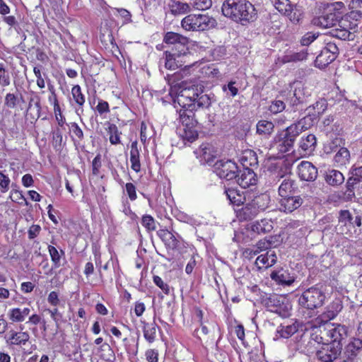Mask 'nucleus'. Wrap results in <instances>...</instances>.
<instances>
[{
  "label": "nucleus",
  "mask_w": 362,
  "mask_h": 362,
  "mask_svg": "<svg viewBox=\"0 0 362 362\" xmlns=\"http://www.w3.org/2000/svg\"><path fill=\"white\" fill-rule=\"evenodd\" d=\"M225 193L230 204L242 206L236 210L237 217L240 221L254 218L269 207L271 201L270 196L266 193L257 194L250 191L240 192L234 188L226 189Z\"/></svg>",
  "instance_id": "obj_1"
},
{
  "label": "nucleus",
  "mask_w": 362,
  "mask_h": 362,
  "mask_svg": "<svg viewBox=\"0 0 362 362\" xmlns=\"http://www.w3.org/2000/svg\"><path fill=\"white\" fill-rule=\"evenodd\" d=\"M221 10L226 17L242 25L253 22L257 16L255 6L247 0H225Z\"/></svg>",
  "instance_id": "obj_2"
},
{
  "label": "nucleus",
  "mask_w": 362,
  "mask_h": 362,
  "mask_svg": "<svg viewBox=\"0 0 362 362\" xmlns=\"http://www.w3.org/2000/svg\"><path fill=\"white\" fill-rule=\"evenodd\" d=\"M325 286L317 284L305 289L298 298L299 305L308 310L321 307L326 298Z\"/></svg>",
  "instance_id": "obj_3"
},
{
  "label": "nucleus",
  "mask_w": 362,
  "mask_h": 362,
  "mask_svg": "<svg viewBox=\"0 0 362 362\" xmlns=\"http://www.w3.org/2000/svg\"><path fill=\"white\" fill-rule=\"evenodd\" d=\"M354 12L341 16L338 19V28L332 30L331 34L333 37L341 40H354L355 33L357 30L358 21L354 18Z\"/></svg>",
  "instance_id": "obj_4"
},
{
  "label": "nucleus",
  "mask_w": 362,
  "mask_h": 362,
  "mask_svg": "<svg viewBox=\"0 0 362 362\" xmlns=\"http://www.w3.org/2000/svg\"><path fill=\"white\" fill-rule=\"evenodd\" d=\"M181 25L187 31H204L214 28L216 21L208 15L189 14L182 20Z\"/></svg>",
  "instance_id": "obj_5"
},
{
  "label": "nucleus",
  "mask_w": 362,
  "mask_h": 362,
  "mask_svg": "<svg viewBox=\"0 0 362 362\" xmlns=\"http://www.w3.org/2000/svg\"><path fill=\"white\" fill-rule=\"evenodd\" d=\"M198 97V87L191 86L182 89L176 98V101L181 109L195 110V101Z\"/></svg>",
  "instance_id": "obj_6"
},
{
  "label": "nucleus",
  "mask_w": 362,
  "mask_h": 362,
  "mask_svg": "<svg viewBox=\"0 0 362 362\" xmlns=\"http://www.w3.org/2000/svg\"><path fill=\"white\" fill-rule=\"evenodd\" d=\"M214 172L220 178L231 180L238 177V168L231 160H217L214 165Z\"/></svg>",
  "instance_id": "obj_7"
},
{
  "label": "nucleus",
  "mask_w": 362,
  "mask_h": 362,
  "mask_svg": "<svg viewBox=\"0 0 362 362\" xmlns=\"http://www.w3.org/2000/svg\"><path fill=\"white\" fill-rule=\"evenodd\" d=\"M337 218L338 223L335 226L336 232L338 234L353 237V216L349 210H340Z\"/></svg>",
  "instance_id": "obj_8"
},
{
  "label": "nucleus",
  "mask_w": 362,
  "mask_h": 362,
  "mask_svg": "<svg viewBox=\"0 0 362 362\" xmlns=\"http://www.w3.org/2000/svg\"><path fill=\"white\" fill-rule=\"evenodd\" d=\"M341 352V346L335 345L334 343H327L322 346L317 351L316 358L321 362H333L339 356Z\"/></svg>",
  "instance_id": "obj_9"
},
{
  "label": "nucleus",
  "mask_w": 362,
  "mask_h": 362,
  "mask_svg": "<svg viewBox=\"0 0 362 362\" xmlns=\"http://www.w3.org/2000/svg\"><path fill=\"white\" fill-rule=\"evenodd\" d=\"M303 203V199L300 196L287 195L279 199V210L285 213H291L298 209Z\"/></svg>",
  "instance_id": "obj_10"
},
{
  "label": "nucleus",
  "mask_w": 362,
  "mask_h": 362,
  "mask_svg": "<svg viewBox=\"0 0 362 362\" xmlns=\"http://www.w3.org/2000/svg\"><path fill=\"white\" fill-rule=\"evenodd\" d=\"M299 177L305 181H314L317 177V169L309 161H302L298 166Z\"/></svg>",
  "instance_id": "obj_11"
},
{
  "label": "nucleus",
  "mask_w": 362,
  "mask_h": 362,
  "mask_svg": "<svg viewBox=\"0 0 362 362\" xmlns=\"http://www.w3.org/2000/svg\"><path fill=\"white\" fill-rule=\"evenodd\" d=\"M270 277L278 284L284 286H291L296 279L293 273H291L288 269L284 268L273 271L270 274Z\"/></svg>",
  "instance_id": "obj_12"
},
{
  "label": "nucleus",
  "mask_w": 362,
  "mask_h": 362,
  "mask_svg": "<svg viewBox=\"0 0 362 362\" xmlns=\"http://www.w3.org/2000/svg\"><path fill=\"white\" fill-rule=\"evenodd\" d=\"M235 178L238 184L243 188H247L257 184V178L255 172L249 168H244Z\"/></svg>",
  "instance_id": "obj_13"
},
{
  "label": "nucleus",
  "mask_w": 362,
  "mask_h": 362,
  "mask_svg": "<svg viewBox=\"0 0 362 362\" xmlns=\"http://www.w3.org/2000/svg\"><path fill=\"white\" fill-rule=\"evenodd\" d=\"M338 21L337 14L326 11L322 16L314 18L312 23L321 28H328L336 25Z\"/></svg>",
  "instance_id": "obj_14"
},
{
  "label": "nucleus",
  "mask_w": 362,
  "mask_h": 362,
  "mask_svg": "<svg viewBox=\"0 0 362 362\" xmlns=\"http://www.w3.org/2000/svg\"><path fill=\"white\" fill-rule=\"evenodd\" d=\"M327 336L330 337L331 342L334 343L335 345L340 344V341L347 334V329L345 326L338 325L337 327H331L326 329Z\"/></svg>",
  "instance_id": "obj_15"
},
{
  "label": "nucleus",
  "mask_w": 362,
  "mask_h": 362,
  "mask_svg": "<svg viewBox=\"0 0 362 362\" xmlns=\"http://www.w3.org/2000/svg\"><path fill=\"white\" fill-rule=\"evenodd\" d=\"M277 261V257L274 251L269 250L266 254L257 257L255 261L256 266L261 269L262 267L268 268L273 266Z\"/></svg>",
  "instance_id": "obj_16"
},
{
  "label": "nucleus",
  "mask_w": 362,
  "mask_h": 362,
  "mask_svg": "<svg viewBox=\"0 0 362 362\" xmlns=\"http://www.w3.org/2000/svg\"><path fill=\"white\" fill-rule=\"evenodd\" d=\"M283 299L282 297L273 294L264 300V305L269 311L281 315L283 310Z\"/></svg>",
  "instance_id": "obj_17"
},
{
  "label": "nucleus",
  "mask_w": 362,
  "mask_h": 362,
  "mask_svg": "<svg viewBox=\"0 0 362 362\" xmlns=\"http://www.w3.org/2000/svg\"><path fill=\"white\" fill-rule=\"evenodd\" d=\"M362 350V339L353 338L345 347L344 354L349 359L356 357Z\"/></svg>",
  "instance_id": "obj_18"
},
{
  "label": "nucleus",
  "mask_w": 362,
  "mask_h": 362,
  "mask_svg": "<svg viewBox=\"0 0 362 362\" xmlns=\"http://www.w3.org/2000/svg\"><path fill=\"white\" fill-rule=\"evenodd\" d=\"M305 118L300 119L297 123L292 124L288 127L283 132L286 136L289 139H293L295 141L296 137L307 127H305Z\"/></svg>",
  "instance_id": "obj_19"
},
{
  "label": "nucleus",
  "mask_w": 362,
  "mask_h": 362,
  "mask_svg": "<svg viewBox=\"0 0 362 362\" xmlns=\"http://www.w3.org/2000/svg\"><path fill=\"white\" fill-rule=\"evenodd\" d=\"M325 181L332 186H338L344 182L343 174L337 170H329L325 174Z\"/></svg>",
  "instance_id": "obj_20"
},
{
  "label": "nucleus",
  "mask_w": 362,
  "mask_h": 362,
  "mask_svg": "<svg viewBox=\"0 0 362 362\" xmlns=\"http://www.w3.org/2000/svg\"><path fill=\"white\" fill-rule=\"evenodd\" d=\"M316 144L317 139L315 136L314 134H308L306 136H302L299 143V147L305 153H310L315 150Z\"/></svg>",
  "instance_id": "obj_21"
},
{
  "label": "nucleus",
  "mask_w": 362,
  "mask_h": 362,
  "mask_svg": "<svg viewBox=\"0 0 362 362\" xmlns=\"http://www.w3.org/2000/svg\"><path fill=\"white\" fill-rule=\"evenodd\" d=\"M194 110L180 109L179 110L180 121L185 127H194L197 121L194 119Z\"/></svg>",
  "instance_id": "obj_22"
},
{
  "label": "nucleus",
  "mask_w": 362,
  "mask_h": 362,
  "mask_svg": "<svg viewBox=\"0 0 362 362\" xmlns=\"http://www.w3.org/2000/svg\"><path fill=\"white\" fill-rule=\"evenodd\" d=\"M217 153L214 147L209 144H203L200 146V156L207 163L211 164L216 158Z\"/></svg>",
  "instance_id": "obj_23"
},
{
  "label": "nucleus",
  "mask_w": 362,
  "mask_h": 362,
  "mask_svg": "<svg viewBox=\"0 0 362 362\" xmlns=\"http://www.w3.org/2000/svg\"><path fill=\"white\" fill-rule=\"evenodd\" d=\"M30 313V309L29 308H15L9 310L8 317L13 322H20L24 321L25 317H27Z\"/></svg>",
  "instance_id": "obj_24"
},
{
  "label": "nucleus",
  "mask_w": 362,
  "mask_h": 362,
  "mask_svg": "<svg viewBox=\"0 0 362 362\" xmlns=\"http://www.w3.org/2000/svg\"><path fill=\"white\" fill-rule=\"evenodd\" d=\"M350 160V153L346 148L340 147L337 151L334 157V164L338 166H346L349 163Z\"/></svg>",
  "instance_id": "obj_25"
},
{
  "label": "nucleus",
  "mask_w": 362,
  "mask_h": 362,
  "mask_svg": "<svg viewBox=\"0 0 362 362\" xmlns=\"http://www.w3.org/2000/svg\"><path fill=\"white\" fill-rule=\"evenodd\" d=\"M130 163L131 168L133 170H134L136 173L140 171L141 164L139 160V151L137 146V141H134L131 144Z\"/></svg>",
  "instance_id": "obj_26"
},
{
  "label": "nucleus",
  "mask_w": 362,
  "mask_h": 362,
  "mask_svg": "<svg viewBox=\"0 0 362 362\" xmlns=\"http://www.w3.org/2000/svg\"><path fill=\"white\" fill-rule=\"evenodd\" d=\"M189 38L185 37L183 40L180 41L178 43L172 46L171 49L168 50L169 52L177 57L185 56L189 51Z\"/></svg>",
  "instance_id": "obj_27"
},
{
  "label": "nucleus",
  "mask_w": 362,
  "mask_h": 362,
  "mask_svg": "<svg viewBox=\"0 0 362 362\" xmlns=\"http://www.w3.org/2000/svg\"><path fill=\"white\" fill-rule=\"evenodd\" d=\"M165 67L168 69L175 70L182 66V61L180 59L181 57H177L168 50L164 52Z\"/></svg>",
  "instance_id": "obj_28"
},
{
  "label": "nucleus",
  "mask_w": 362,
  "mask_h": 362,
  "mask_svg": "<svg viewBox=\"0 0 362 362\" xmlns=\"http://www.w3.org/2000/svg\"><path fill=\"white\" fill-rule=\"evenodd\" d=\"M172 13L174 15H181L189 12L192 7L189 2H182L180 1H173L170 4Z\"/></svg>",
  "instance_id": "obj_29"
},
{
  "label": "nucleus",
  "mask_w": 362,
  "mask_h": 362,
  "mask_svg": "<svg viewBox=\"0 0 362 362\" xmlns=\"http://www.w3.org/2000/svg\"><path fill=\"white\" fill-rule=\"evenodd\" d=\"M335 58L334 55H331L327 50L322 49L320 53L317 56L315 64L317 67L323 69L332 63Z\"/></svg>",
  "instance_id": "obj_30"
},
{
  "label": "nucleus",
  "mask_w": 362,
  "mask_h": 362,
  "mask_svg": "<svg viewBox=\"0 0 362 362\" xmlns=\"http://www.w3.org/2000/svg\"><path fill=\"white\" fill-rule=\"evenodd\" d=\"M30 335L27 332H11L9 342L12 345H25L29 340Z\"/></svg>",
  "instance_id": "obj_31"
},
{
  "label": "nucleus",
  "mask_w": 362,
  "mask_h": 362,
  "mask_svg": "<svg viewBox=\"0 0 362 362\" xmlns=\"http://www.w3.org/2000/svg\"><path fill=\"white\" fill-rule=\"evenodd\" d=\"M213 97L210 95L205 94L198 88V97L195 101V111L200 108H208L212 103Z\"/></svg>",
  "instance_id": "obj_32"
},
{
  "label": "nucleus",
  "mask_w": 362,
  "mask_h": 362,
  "mask_svg": "<svg viewBox=\"0 0 362 362\" xmlns=\"http://www.w3.org/2000/svg\"><path fill=\"white\" fill-rule=\"evenodd\" d=\"M273 228L272 222L268 219H262L256 221L252 226V230L259 234H264L270 232Z\"/></svg>",
  "instance_id": "obj_33"
},
{
  "label": "nucleus",
  "mask_w": 362,
  "mask_h": 362,
  "mask_svg": "<svg viewBox=\"0 0 362 362\" xmlns=\"http://www.w3.org/2000/svg\"><path fill=\"white\" fill-rule=\"evenodd\" d=\"M308 52L306 49L299 52H291L285 55L283 58L284 63L302 62L307 59Z\"/></svg>",
  "instance_id": "obj_34"
},
{
  "label": "nucleus",
  "mask_w": 362,
  "mask_h": 362,
  "mask_svg": "<svg viewBox=\"0 0 362 362\" xmlns=\"http://www.w3.org/2000/svg\"><path fill=\"white\" fill-rule=\"evenodd\" d=\"M274 128V125L272 122L262 119L257 122L256 132L259 135L268 136L273 132Z\"/></svg>",
  "instance_id": "obj_35"
},
{
  "label": "nucleus",
  "mask_w": 362,
  "mask_h": 362,
  "mask_svg": "<svg viewBox=\"0 0 362 362\" xmlns=\"http://www.w3.org/2000/svg\"><path fill=\"white\" fill-rule=\"evenodd\" d=\"M295 187V181L288 177H284L279 187V194L281 197L289 195Z\"/></svg>",
  "instance_id": "obj_36"
},
{
  "label": "nucleus",
  "mask_w": 362,
  "mask_h": 362,
  "mask_svg": "<svg viewBox=\"0 0 362 362\" xmlns=\"http://www.w3.org/2000/svg\"><path fill=\"white\" fill-rule=\"evenodd\" d=\"M158 328L156 322L146 323L144 326V336L145 339L149 342L153 343L156 337V330Z\"/></svg>",
  "instance_id": "obj_37"
},
{
  "label": "nucleus",
  "mask_w": 362,
  "mask_h": 362,
  "mask_svg": "<svg viewBox=\"0 0 362 362\" xmlns=\"http://www.w3.org/2000/svg\"><path fill=\"white\" fill-rule=\"evenodd\" d=\"M284 15L287 16L293 23L297 24L303 18V11L299 6L292 5Z\"/></svg>",
  "instance_id": "obj_38"
},
{
  "label": "nucleus",
  "mask_w": 362,
  "mask_h": 362,
  "mask_svg": "<svg viewBox=\"0 0 362 362\" xmlns=\"http://www.w3.org/2000/svg\"><path fill=\"white\" fill-rule=\"evenodd\" d=\"M294 141L293 139H289L283 133L280 134L277 148L281 153H286L289 151L293 147Z\"/></svg>",
  "instance_id": "obj_39"
},
{
  "label": "nucleus",
  "mask_w": 362,
  "mask_h": 362,
  "mask_svg": "<svg viewBox=\"0 0 362 362\" xmlns=\"http://www.w3.org/2000/svg\"><path fill=\"white\" fill-rule=\"evenodd\" d=\"M71 95L76 105L80 107H83L86 100L84 95L82 93L80 86H74V87L71 89Z\"/></svg>",
  "instance_id": "obj_40"
},
{
  "label": "nucleus",
  "mask_w": 362,
  "mask_h": 362,
  "mask_svg": "<svg viewBox=\"0 0 362 362\" xmlns=\"http://www.w3.org/2000/svg\"><path fill=\"white\" fill-rule=\"evenodd\" d=\"M186 37L174 32H168L163 37V42L170 45H174L180 41L183 40Z\"/></svg>",
  "instance_id": "obj_41"
},
{
  "label": "nucleus",
  "mask_w": 362,
  "mask_h": 362,
  "mask_svg": "<svg viewBox=\"0 0 362 362\" xmlns=\"http://www.w3.org/2000/svg\"><path fill=\"white\" fill-rule=\"evenodd\" d=\"M189 2L192 8L199 11L207 10L212 6L211 0H190Z\"/></svg>",
  "instance_id": "obj_42"
},
{
  "label": "nucleus",
  "mask_w": 362,
  "mask_h": 362,
  "mask_svg": "<svg viewBox=\"0 0 362 362\" xmlns=\"http://www.w3.org/2000/svg\"><path fill=\"white\" fill-rule=\"evenodd\" d=\"M158 235L163 240L169 242V245H172L173 247H175L177 245V240L173 233L165 229H160L157 232Z\"/></svg>",
  "instance_id": "obj_43"
},
{
  "label": "nucleus",
  "mask_w": 362,
  "mask_h": 362,
  "mask_svg": "<svg viewBox=\"0 0 362 362\" xmlns=\"http://www.w3.org/2000/svg\"><path fill=\"white\" fill-rule=\"evenodd\" d=\"M345 8L344 4L341 1H336L328 4L326 6V11L329 13H335L337 14L338 19L341 18L342 11Z\"/></svg>",
  "instance_id": "obj_44"
},
{
  "label": "nucleus",
  "mask_w": 362,
  "mask_h": 362,
  "mask_svg": "<svg viewBox=\"0 0 362 362\" xmlns=\"http://www.w3.org/2000/svg\"><path fill=\"white\" fill-rule=\"evenodd\" d=\"M48 251L49 253V255L51 257V259L53 262L54 266L56 267H59L60 265V259H61V255H64V252L63 250H60V252L57 250V248L52 245H49L48 247Z\"/></svg>",
  "instance_id": "obj_45"
},
{
  "label": "nucleus",
  "mask_w": 362,
  "mask_h": 362,
  "mask_svg": "<svg viewBox=\"0 0 362 362\" xmlns=\"http://www.w3.org/2000/svg\"><path fill=\"white\" fill-rule=\"evenodd\" d=\"M274 7L282 14L288 11L292 4L289 0H271Z\"/></svg>",
  "instance_id": "obj_46"
},
{
  "label": "nucleus",
  "mask_w": 362,
  "mask_h": 362,
  "mask_svg": "<svg viewBox=\"0 0 362 362\" xmlns=\"http://www.w3.org/2000/svg\"><path fill=\"white\" fill-rule=\"evenodd\" d=\"M11 83V78L8 72L6 70L3 63H0V86L6 87Z\"/></svg>",
  "instance_id": "obj_47"
},
{
  "label": "nucleus",
  "mask_w": 362,
  "mask_h": 362,
  "mask_svg": "<svg viewBox=\"0 0 362 362\" xmlns=\"http://www.w3.org/2000/svg\"><path fill=\"white\" fill-rule=\"evenodd\" d=\"M341 139L340 138H335L331 141L328 142L325 146V151L327 153H331L332 152H337L339 148L338 146H341Z\"/></svg>",
  "instance_id": "obj_48"
},
{
  "label": "nucleus",
  "mask_w": 362,
  "mask_h": 362,
  "mask_svg": "<svg viewBox=\"0 0 362 362\" xmlns=\"http://www.w3.org/2000/svg\"><path fill=\"white\" fill-rule=\"evenodd\" d=\"M141 224L148 231L155 230L156 228V221L154 218L150 215H145L142 217Z\"/></svg>",
  "instance_id": "obj_49"
},
{
  "label": "nucleus",
  "mask_w": 362,
  "mask_h": 362,
  "mask_svg": "<svg viewBox=\"0 0 362 362\" xmlns=\"http://www.w3.org/2000/svg\"><path fill=\"white\" fill-rule=\"evenodd\" d=\"M198 136V134L196 129L194 127H185L184 129V133L182 134V137L185 140H187L189 142H192Z\"/></svg>",
  "instance_id": "obj_50"
},
{
  "label": "nucleus",
  "mask_w": 362,
  "mask_h": 362,
  "mask_svg": "<svg viewBox=\"0 0 362 362\" xmlns=\"http://www.w3.org/2000/svg\"><path fill=\"white\" fill-rule=\"evenodd\" d=\"M318 37V33L308 32L305 33L300 40V44L303 46H308Z\"/></svg>",
  "instance_id": "obj_51"
},
{
  "label": "nucleus",
  "mask_w": 362,
  "mask_h": 362,
  "mask_svg": "<svg viewBox=\"0 0 362 362\" xmlns=\"http://www.w3.org/2000/svg\"><path fill=\"white\" fill-rule=\"evenodd\" d=\"M325 50H327L329 54L331 55H334V57L336 59L339 54V49L338 47L337 44L335 42H327L326 46L323 48Z\"/></svg>",
  "instance_id": "obj_52"
},
{
  "label": "nucleus",
  "mask_w": 362,
  "mask_h": 362,
  "mask_svg": "<svg viewBox=\"0 0 362 362\" xmlns=\"http://www.w3.org/2000/svg\"><path fill=\"white\" fill-rule=\"evenodd\" d=\"M17 97L13 93H7L5 96L4 105L11 109L16 107L17 105Z\"/></svg>",
  "instance_id": "obj_53"
},
{
  "label": "nucleus",
  "mask_w": 362,
  "mask_h": 362,
  "mask_svg": "<svg viewBox=\"0 0 362 362\" xmlns=\"http://www.w3.org/2000/svg\"><path fill=\"white\" fill-rule=\"evenodd\" d=\"M34 104V107L36 110V115L37 117H40V113L41 111V105H40V98L38 95H35L33 97L29 100L28 109L32 108V105Z\"/></svg>",
  "instance_id": "obj_54"
},
{
  "label": "nucleus",
  "mask_w": 362,
  "mask_h": 362,
  "mask_svg": "<svg viewBox=\"0 0 362 362\" xmlns=\"http://www.w3.org/2000/svg\"><path fill=\"white\" fill-rule=\"evenodd\" d=\"M10 178L0 172V188L1 192H6L9 189Z\"/></svg>",
  "instance_id": "obj_55"
},
{
  "label": "nucleus",
  "mask_w": 362,
  "mask_h": 362,
  "mask_svg": "<svg viewBox=\"0 0 362 362\" xmlns=\"http://www.w3.org/2000/svg\"><path fill=\"white\" fill-rule=\"evenodd\" d=\"M285 108L284 103L281 100H275L270 105L269 110L272 112L276 114L281 112Z\"/></svg>",
  "instance_id": "obj_56"
},
{
  "label": "nucleus",
  "mask_w": 362,
  "mask_h": 362,
  "mask_svg": "<svg viewBox=\"0 0 362 362\" xmlns=\"http://www.w3.org/2000/svg\"><path fill=\"white\" fill-rule=\"evenodd\" d=\"M235 83V81H230L228 83V85H223L222 87V90L224 92H226L227 90H228L230 95L232 97H235L238 93V88L234 86Z\"/></svg>",
  "instance_id": "obj_57"
},
{
  "label": "nucleus",
  "mask_w": 362,
  "mask_h": 362,
  "mask_svg": "<svg viewBox=\"0 0 362 362\" xmlns=\"http://www.w3.org/2000/svg\"><path fill=\"white\" fill-rule=\"evenodd\" d=\"M126 191L127 194L132 201H134L136 199V187L131 182H128L125 185Z\"/></svg>",
  "instance_id": "obj_58"
},
{
  "label": "nucleus",
  "mask_w": 362,
  "mask_h": 362,
  "mask_svg": "<svg viewBox=\"0 0 362 362\" xmlns=\"http://www.w3.org/2000/svg\"><path fill=\"white\" fill-rule=\"evenodd\" d=\"M153 282L158 286L165 294L169 293V286L163 282L162 279L158 276H153Z\"/></svg>",
  "instance_id": "obj_59"
},
{
  "label": "nucleus",
  "mask_w": 362,
  "mask_h": 362,
  "mask_svg": "<svg viewBox=\"0 0 362 362\" xmlns=\"http://www.w3.org/2000/svg\"><path fill=\"white\" fill-rule=\"evenodd\" d=\"M110 141L112 144H117L120 142L119 135L115 126L110 127Z\"/></svg>",
  "instance_id": "obj_60"
},
{
  "label": "nucleus",
  "mask_w": 362,
  "mask_h": 362,
  "mask_svg": "<svg viewBox=\"0 0 362 362\" xmlns=\"http://www.w3.org/2000/svg\"><path fill=\"white\" fill-rule=\"evenodd\" d=\"M360 182L361 181L357 177V176L354 175V173H353V175L350 177L346 182L347 191L352 192L354 186Z\"/></svg>",
  "instance_id": "obj_61"
},
{
  "label": "nucleus",
  "mask_w": 362,
  "mask_h": 362,
  "mask_svg": "<svg viewBox=\"0 0 362 362\" xmlns=\"http://www.w3.org/2000/svg\"><path fill=\"white\" fill-rule=\"evenodd\" d=\"M281 336L284 338H288L296 332V329L293 326H286L283 327L280 331Z\"/></svg>",
  "instance_id": "obj_62"
},
{
  "label": "nucleus",
  "mask_w": 362,
  "mask_h": 362,
  "mask_svg": "<svg viewBox=\"0 0 362 362\" xmlns=\"http://www.w3.org/2000/svg\"><path fill=\"white\" fill-rule=\"evenodd\" d=\"M97 111L100 114L106 113L110 112L108 103L100 100L96 107Z\"/></svg>",
  "instance_id": "obj_63"
},
{
  "label": "nucleus",
  "mask_w": 362,
  "mask_h": 362,
  "mask_svg": "<svg viewBox=\"0 0 362 362\" xmlns=\"http://www.w3.org/2000/svg\"><path fill=\"white\" fill-rule=\"evenodd\" d=\"M158 354L154 349H149L146 353V359L148 362H158Z\"/></svg>",
  "instance_id": "obj_64"
}]
</instances>
